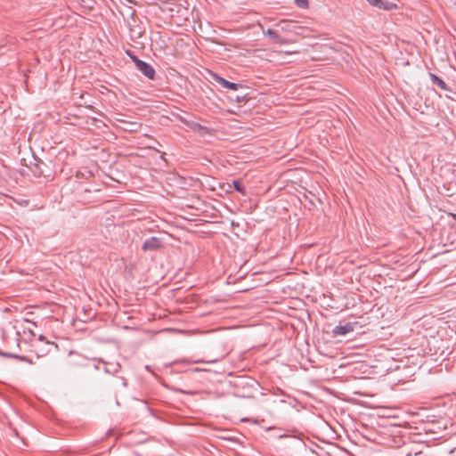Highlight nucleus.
I'll return each mask as SVG.
<instances>
[{"instance_id":"12","label":"nucleus","mask_w":456,"mask_h":456,"mask_svg":"<svg viewBox=\"0 0 456 456\" xmlns=\"http://www.w3.org/2000/svg\"><path fill=\"white\" fill-rule=\"evenodd\" d=\"M4 355L7 357L15 358V359H19L23 362H27L29 364H33V362L31 360H29L27 356H24V355H18V354H4Z\"/></svg>"},{"instance_id":"1","label":"nucleus","mask_w":456,"mask_h":456,"mask_svg":"<svg viewBox=\"0 0 456 456\" xmlns=\"http://www.w3.org/2000/svg\"><path fill=\"white\" fill-rule=\"evenodd\" d=\"M30 351L33 352L37 358L47 355L53 348L57 349L58 346L48 339L43 335H39L37 338L31 339Z\"/></svg>"},{"instance_id":"11","label":"nucleus","mask_w":456,"mask_h":456,"mask_svg":"<svg viewBox=\"0 0 456 456\" xmlns=\"http://www.w3.org/2000/svg\"><path fill=\"white\" fill-rule=\"evenodd\" d=\"M232 185H233V188L240 193H241L242 195H245L246 194V190H245V187L242 185V183L238 181V180H234L232 182Z\"/></svg>"},{"instance_id":"7","label":"nucleus","mask_w":456,"mask_h":456,"mask_svg":"<svg viewBox=\"0 0 456 456\" xmlns=\"http://www.w3.org/2000/svg\"><path fill=\"white\" fill-rule=\"evenodd\" d=\"M259 26L263 29L264 35H267L275 43L280 44V45H284L287 43V41L274 30L268 28L267 31L265 32L263 26L261 24H259Z\"/></svg>"},{"instance_id":"18","label":"nucleus","mask_w":456,"mask_h":456,"mask_svg":"<svg viewBox=\"0 0 456 456\" xmlns=\"http://www.w3.org/2000/svg\"><path fill=\"white\" fill-rule=\"evenodd\" d=\"M29 334L32 336V337H35V333L32 331V330H29Z\"/></svg>"},{"instance_id":"14","label":"nucleus","mask_w":456,"mask_h":456,"mask_svg":"<svg viewBox=\"0 0 456 456\" xmlns=\"http://www.w3.org/2000/svg\"><path fill=\"white\" fill-rule=\"evenodd\" d=\"M295 3L300 8H308V0H295Z\"/></svg>"},{"instance_id":"16","label":"nucleus","mask_w":456,"mask_h":456,"mask_svg":"<svg viewBox=\"0 0 456 456\" xmlns=\"http://www.w3.org/2000/svg\"><path fill=\"white\" fill-rule=\"evenodd\" d=\"M191 127L193 129V130H200V129H204V127L198 124V123H192Z\"/></svg>"},{"instance_id":"3","label":"nucleus","mask_w":456,"mask_h":456,"mask_svg":"<svg viewBox=\"0 0 456 456\" xmlns=\"http://www.w3.org/2000/svg\"><path fill=\"white\" fill-rule=\"evenodd\" d=\"M163 247V243L161 240L158 237H150L144 240L142 245V249L144 252L147 251H154L161 248Z\"/></svg>"},{"instance_id":"17","label":"nucleus","mask_w":456,"mask_h":456,"mask_svg":"<svg viewBox=\"0 0 456 456\" xmlns=\"http://www.w3.org/2000/svg\"><path fill=\"white\" fill-rule=\"evenodd\" d=\"M218 360L217 359H215V360H210V361H207L206 362H208V363H215V362H217Z\"/></svg>"},{"instance_id":"5","label":"nucleus","mask_w":456,"mask_h":456,"mask_svg":"<svg viewBox=\"0 0 456 456\" xmlns=\"http://www.w3.org/2000/svg\"><path fill=\"white\" fill-rule=\"evenodd\" d=\"M211 76L214 81L218 83L224 88L236 91L241 86L240 84L230 82L216 73H212Z\"/></svg>"},{"instance_id":"13","label":"nucleus","mask_w":456,"mask_h":456,"mask_svg":"<svg viewBox=\"0 0 456 456\" xmlns=\"http://www.w3.org/2000/svg\"><path fill=\"white\" fill-rule=\"evenodd\" d=\"M396 7H397L396 4H395L391 3V2H387V1L382 0V4L379 5V9L393 10V9H395Z\"/></svg>"},{"instance_id":"9","label":"nucleus","mask_w":456,"mask_h":456,"mask_svg":"<svg viewBox=\"0 0 456 456\" xmlns=\"http://www.w3.org/2000/svg\"><path fill=\"white\" fill-rule=\"evenodd\" d=\"M120 122L123 124L122 128L125 131L128 132H136L141 128V124L138 122H132V121H126V120H120Z\"/></svg>"},{"instance_id":"8","label":"nucleus","mask_w":456,"mask_h":456,"mask_svg":"<svg viewBox=\"0 0 456 456\" xmlns=\"http://www.w3.org/2000/svg\"><path fill=\"white\" fill-rule=\"evenodd\" d=\"M429 77L431 79V82L434 85H436L442 90L452 92V90L447 86L446 83L443 79H441L438 76H436V74L430 73Z\"/></svg>"},{"instance_id":"19","label":"nucleus","mask_w":456,"mask_h":456,"mask_svg":"<svg viewBox=\"0 0 456 456\" xmlns=\"http://www.w3.org/2000/svg\"><path fill=\"white\" fill-rule=\"evenodd\" d=\"M452 216L454 220H456V214H452Z\"/></svg>"},{"instance_id":"15","label":"nucleus","mask_w":456,"mask_h":456,"mask_svg":"<svg viewBox=\"0 0 456 456\" xmlns=\"http://www.w3.org/2000/svg\"><path fill=\"white\" fill-rule=\"evenodd\" d=\"M370 5L379 8V5L382 4V0H366Z\"/></svg>"},{"instance_id":"4","label":"nucleus","mask_w":456,"mask_h":456,"mask_svg":"<svg viewBox=\"0 0 456 456\" xmlns=\"http://www.w3.org/2000/svg\"><path fill=\"white\" fill-rule=\"evenodd\" d=\"M357 322H346L344 324L340 323L332 330V333L334 336H345L354 331Z\"/></svg>"},{"instance_id":"2","label":"nucleus","mask_w":456,"mask_h":456,"mask_svg":"<svg viewBox=\"0 0 456 456\" xmlns=\"http://www.w3.org/2000/svg\"><path fill=\"white\" fill-rule=\"evenodd\" d=\"M136 69L141 71L147 78L154 79L155 69L153 67L146 61L138 59L136 56L132 57Z\"/></svg>"},{"instance_id":"6","label":"nucleus","mask_w":456,"mask_h":456,"mask_svg":"<svg viewBox=\"0 0 456 456\" xmlns=\"http://www.w3.org/2000/svg\"><path fill=\"white\" fill-rule=\"evenodd\" d=\"M282 31L297 33L298 26L296 22L290 20H281L277 25Z\"/></svg>"},{"instance_id":"10","label":"nucleus","mask_w":456,"mask_h":456,"mask_svg":"<svg viewBox=\"0 0 456 456\" xmlns=\"http://www.w3.org/2000/svg\"><path fill=\"white\" fill-rule=\"evenodd\" d=\"M103 370L106 373L115 374L119 370V364L118 363H104Z\"/></svg>"}]
</instances>
